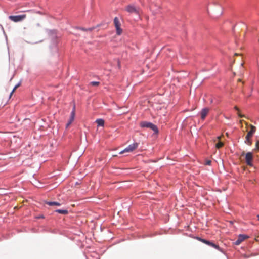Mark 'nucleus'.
<instances>
[{"instance_id":"obj_1","label":"nucleus","mask_w":259,"mask_h":259,"mask_svg":"<svg viewBox=\"0 0 259 259\" xmlns=\"http://www.w3.org/2000/svg\"><path fill=\"white\" fill-rule=\"evenodd\" d=\"M140 126L141 128H147L151 130L153 132L154 135L157 136L159 133L157 126L150 121H141L140 123Z\"/></svg>"},{"instance_id":"obj_2","label":"nucleus","mask_w":259,"mask_h":259,"mask_svg":"<svg viewBox=\"0 0 259 259\" xmlns=\"http://www.w3.org/2000/svg\"><path fill=\"white\" fill-rule=\"evenodd\" d=\"M58 39L57 36L52 37L51 44L49 48L53 55L59 56Z\"/></svg>"},{"instance_id":"obj_3","label":"nucleus","mask_w":259,"mask_h":259,"mask_svg":"<svg viewBox=\"0 0 259 259\" xmlns=\"http://www.w3.org/2000/svg\"><path fill=\"white\" fill-rule=\"evenodd\" d=\"M242 156H245V163L249 166H253V153L252 152H247V153H245L244 152H243L241 154Z\"/></svg>"},{"instance_id":"obj_4","label":"nucleus","mask_w":259,"mask_h":259,"mask_svg":"<svg viewBox=\"0 0 259 259\" xmlns=\"http://www.w3.org/2000/svg\"><path fill=\"white\" fill-rule=\"evenodd\" d=\"M26 17L25 14H20L17 15H10L8 17L9 19L14 22H19L23 21Z\"/></svg>"},{"instance_id":"obj_5","label":"nucleus","mask_w":259,"mask_h":259,"mask_svg":"<svg viewBox=\"0 0 259 259\" xmlns=\"http://www.w3.org/2000/svg\"><path fill=\"white\" fill-rule=\"evenodd\" d=\"M139 145V143L137 142H134L132 144H130L127 147L124 148L123 150L119 152L120 154H123L126 152H131L136 149Z\"/></svg>"},{"instance_id":"obj_6","label":"nucleus","mask_w":259,"mask_h":259,"mask_svg":"<svg viewBox=\"0 0 259 259\" xmlns=\"http://www.w3.org/2000/svg\"><path fill=\"white\" fill-rule=\"evenodd\" d=\"M113 22L116 29V33L117 35H120L122 33V29L121 28V23L117 17L114 18Z\"/></svg>"},{"instance_id":"obj_7","label":"nucleus","mask_w":259,"mask_h":259,"mask_svg":"<svg viewBox=\"0 0 259 259\" xmlns=\"http://www.w3.org/2000/svg\"><path fill=\"white\" fill-rule=\"evenodd\" d=\"M75 117V105L74 104L72 111L70 113L69 119L66 124V128H68L72 123L74 121Z\"/></svg>"},{"instance_id":"obj_8","label":"nucleus","mask_w":259,"mask_h":259,"mask_svg":"<svg viewBox=\"0 0 259 259\" xmlns=\"http://www.w3.org/2000/svg\"><path fill=\"white\" fill-rule=\"evenodd\" d=\"M206 245L212 247V248H215V249L219 250V251L222 252L225 254V252L223 249L221 248L218 244H215L213 241L207 240Z\"/></svg>"},{"instance_id":"obj_9","label":"nucleus","mask_w":259,"mask_h":259,"mask_svg":"<svg viewBox=\"0 0 259 259\" xmlns=\"http://www.w3.org/2000/svg\"><path fill=\"white\" fill-rule=\"evenodd\" d=\"M126 10L130 13H135L136 14H139V11L137 10L135 6L133 5H128L127 6Z\"/></svg>"},{"instance_id":"obj_10","label":"nucleus","mask_w":259,"mask_h":259,"mask_svg":"<svg viewBox=\"0 0 259 259\" xmlns=\"http://www.w3.org/2000/svg\"><path fill=\"white\" fill-rule=\"evenodd\" d=\"M209 111V109L208 107H204L202 109V110L200 112L201 119L202 120H204L205 119L206 116Z\"/></svg>"},{"instance_id":"obj_11","label":"nucleus","mask_w":259,"mask_h":259,"mask_svg":"<svg viewBox=\"0 0 259 259\" xmlns=\"http://www.w3.org/2000/svg\"><path fill=\"white\" fill-rule=\"evenodd\" d=\"M53 212H56L62 215H67L69 213V211L67 208H63L56 209L55 210H54Z\"/></svg>"},{"instance_id":"obj_12","label":"nucleus","mask_w":259,"mask_h":259,"mask_svg":"<svg viewBox=\"0 0 259 259\" xmlns=\"http://www.w3.org/2000/svg\"><path fill=\"white\" fill-rule=\"evenodd\" d=\"M44 202L50 206H60L61 205V204L57 201L45 200Z\"/></svg>"},{"instance_id":"obj_13","label":"nucleus","mask_w":259,"mask_h":259,"mask_svg":"<svg viewBox=\"0 0 259 259\" xmlns=\"http://www.w3.org/2000/svg\"><path fill=\"white\" fill-rule=\"evenodd\" d=\"M249 127H250V130L247 132V135H248V136L251 137L253 136V135H254V134L255 132L256 127L252 125H250Z\"/></svg>"},{"instance_id":"obj_14","label":"nucleus","mask_w":259,"mask_h":259,"mask_svg":"<svg viewBox=\"0 0 259 259\" xmlns=\"http://www.w3.org/2000/svg\"><path fill=\"white\" fill-rule=\"evenodd\" d=\"M95 123L97 124L98 126L103 127L105 124V121L103 118H97L95 120Z\"/></svg>"},{"instance_id":"obj_15","label":"nucleus","mask_w":259,"mask_h":259,"mask_svg":"<svg viewBox=\"0 0 259 259\" xmlns=\"http://www.w3.org/2000/svg\"><path fill=\"white\" fill-rule=\"evenodd\" d=\"M249 236L247 235L244 234H240L238 236V239L240 240V241L242 242L246 238H249Z\"/></svg>"},{"instance_id":"obj_16","label":"nucleus","mask_w":259,"mask_h":259,"mask_svg":"<svg viewBox=\"0 0 259 259\" xmlns=\"http://www.w3.org/2000/svg\"><path fill=\"white\" fill-rule=\"evenodd\" d=\"M195 239H196V240H197L198 241H199L205 244H206V242L207 241V239L203 238H202L201 237H199L198 236H196V237H195Z\"/></svg>"},{"instance_id":"obj_17","label":"nucleus","mask_w":259,"mask_h":259,"mask_svg":"<svg viewBox=\"0 0 259 259\" xmlns=\"http://www.w3.org/2000/svg\"><path fill=\"white\" fill-rule=\"evenodd\" d=\"M234 109L237 112V115L239 117H243L240 110L237 106L234 107Z\"/></svg>"},{"instance_id":"obj_18","label":"nucleus","mask_w":259,"mask_h":259,"mask_svg":"<svg viewBox=\"0 0 259 259\" xmlns=\"http://www.w3.org/2000/svg\"><path fill=\"white\" fill-rule=\"evenodd\" d=\"M46 31L48 32L49 35H52V37L55 35L56 30L54 29H46Z\"/></svg>"},{"instance_id":"obj_19","label":"nucleus","mask_w":259,"mask_h":259,"mask_svg":"<svg viewBox=\"0 0 259 259\" xmlns=\"http://www.w3.org/2000/svg\"><path fill=\"white\" fill-rule=\"evenodd\" d=\"M245 143L249 145H250L251 144V141L250 140V137L248 136V135H246L245 136Z\"/></svg>"},{"instance_id":"obj_20","label":"nucleus","mask_w":259,"mask_h":259,"mask_svg":"<svg viewBox=\"0 0 259 259\" xmlns=\"http://www.w3.org/2000/svg\"><path fill=\"white\" fill-rule=\"evenodd\" d=\"M90 84L92 86L97 87L100 84V82L97 81H92L90 82Z\"/></svg>"},{"instance_id":"obj_21","label":"nucleus","mask_w":259,"mask_h":259,"mask_svg":"<svg viewBox=\"0 0 259 259\" xmlns=\"http://www.w3.org/2000/svg\"><path fill=\"white\" fill-rule=\"evenodd\" d=\"M101 25H102V24H100L97 25L95 27H91L88 28H87V31H92L93 30H94L96 28L99 27H100Z\"/></svg>"},{"instance_id":"obj_22","label":"nucleus","mask_w":259,"mask_h":259,"mask_svg":"<svg viewBox=\"0 0 259 259\" xmlns=\"http://www.w3.org/2000/svg\"><path fill=\"white\" fill-rule=\"evenodd\" d=\"M204 164L205 165H209L210 166L211 165V161L209 159H206L205 161Z\"/></svg>"},{"instance_id":"obj_23","label":"nucleus","mask_w":259,"mask_h":259,"mask_svg":"<svg viewBox=\"0 0 259 259\" xmlns=\"http://www.w3.org/2000/svg\"><path fill=\"white\" fill-rule=\"evenodd\" d=\"M45 218V215L42 214H40L35 216V219H44Z\"/></svg>"},{"instance_id":"obj_24","label":"nucleus","mask_w":259,"mask_h":259,"mask_svg":"<svg viewBox=\"0 0 259 259\" xmlns=\"http://www.w3.org/2000/svg\"><path fill=\"white\" fill-rule=\"evenodd\" d=\"M76 29H78V30H82L83 31H84V32L87 31V29L86 28L82 27H77Z\"/></svg>"},{"instance_id":"obj_25","label":"nucleus","mask_w":259,"mask_h":259,"mask_svg":"<svg viewBox=\"0 0 259 259\" xmlns=\"http://www.w3.org/2000/svg\"><path fill=\"white\" fill-rule=\"evenodd\" d=\"M241 243V242L240 241V240H238V239H237V240H236L233 243L234 245H239L240 243Z\"/></svg>"},{"instance_id":"obj_26","label":"nucleus","mask_w":259,"mask_h":259,"mask_svg":"<svg viewBox=\"0 0 259 259\" xmlns=\"http://www.w3.org/2000/svg\"><path fill=\"white\" fill-rule=\"evenodd\" d=\"M21 84V82H19L18 83H17L14 87V88H13V91H14L15 90H16L18 87H19Z\"/></svg>"},{"instance_id":"obj_27","label":"nucleus","mask_w":259,"mask_h":259,"mask_svg":"<svg viewBox=\"0 0 259 259\" xmlns=\"http://www.w3.org/2000/svg\"><path fill=\"white\" fill-rule=\"evenodd\" d=\"M35 13L37 14H38L39 15H44V13L40 11H35Z\"/></svg>"},{"instance_id":"obj_28","label":"nucleus","mask_w":259,"mask_h":259,"mask_svg":"<svg viewBox=\"0 0 259 259\" xmlns=\"http://www.w3.org/2000/svg\"><path fill=\"white\" fill-rule=\"evenodd\" d=\"M0 26L1 27V28H2V30H3V33L4 34V35H5V37H6V40H7V35H6V34L5 32V31H4V28H3V26H2V25H1V24H0Z\"/></svg>"},{"instance_id":"obj_29","label":"nucleus","mask_w":259,"mask_h":259,"mask_svg":"<svg viewBox=\"0 0 259 259\" xmlns=\"http://www.w3.org/2000/svg\"><path fill=\"white\" fill-rule=\"evenodd\" d=\"M117 67H118V69L121 68V64H120V62L119 60L117 61Z\"/></svg>"},{"instance_id":"obj_30","label":"nucleus","mask_w":259,"mask_h":259,"mask_svg":"<svg viewBox=\"0 0 259 259\" xmlns=\"http://www.w3.org/2000/svg\"><path fill=\"white\" fill-rule=\"evenodd\" d=\"M188 237H189L190 238H193V239H195V237H196V236H194L192 234H189V235H188Z\"/></svg>"},{"instance_id":"obj_31","label":"nucleus","mask_w":259,"mask_h":259,"mask_svg":"<svg viewBox=\"0 0 259 259\" xmlns=\"http://www.w3.org/2000/svg\"><path fill=\"white\" fill-rule=\"evenodd\" d=\"M49 232L52 233H55V230H51V229H50Z\"/></svg>"},{"instance_id":"obj_32","label":"nucleus","mask_w":259,"mask_h":259,"mask_svg":"<svg viewBox=\"0 0 259 259\" xmlns=\"http://www.w3.org/2000/svg\"><path fill=\"white\" fill-rule=\"evenodd\" d=\"M14 91H13V90H12V91L10 93V95H9V98H11V96L12 95V94H13V92H14Z\"/></svg>"},{"instance_id":"obj_33","label":"nucleus","mask_w":259,"mask_h":259,"mask_svg":"<svg viewBox=\"0 0 259 259\" xmlns=\"http://www.w3.org/2000/svg\"><path fill=\"white\" fill-rule=\"evenodd\" d=\"M256 146L257 148L259 149V143L258 142L256 143Z\"/></svg>"},{"instance_id":"obj_34","label":"nucleus","mask_w":259,"mask_h":259,"mask_svg":"<svg viewBox=\"0 0 259 259\" xmlns=\"http://www.w3.org/2000/svg\"><path fill=\"white\" fill-rule=\"evenodd\" d=\"M42 41V40H40L39 41L35 42L34 44H37V43L41 42Z\"/></svg>"},{"instance_id":"obj_35","label":"nucleus","mask_w":259,"mask_h":259,"mask_svg":"<svg viewBox=\"0 0 259 259\" xmlns=\"http://www.w3.org/2000/svg\"><path fill=\"white\" fill-rule=\"evenodd\" d=\"M225 118L227 119H230V117H227V116H225Z\"/></svg>"},{"instance_id":"obj_36","label":"nucleus","mask_w":259,"mask_h":259,"mask_svg":"<svg viewBox=\"0 0 259 259\" xmlns=\"http://www.w3.org/2000/svg\"><path fill=\"white\" fill-rule=\"evenodd\" d=\"M189 234H188V233H185L184 234V235H186V236H188Z\"/></svg>"},{"instance_id":"obj_37","label":"nucleus","mask_w":259,"mask_h":259,"mask_svg":"<svg viewBox=\"0 0 259 259\" xmlns=\"http://www.w3.org/2000/svg\"><path fill=\"white\" fill-rule=\"evenodd\" d=\"M79 183L78 182H76L75 183V185H79Z\"/></svg>"},{"instance_id":"obj_38","label":"nucleus","mask_w":259,"mask_h":259,"mask_svg":"<svg viewBox=\"0 0 259 259\" xmlns=\"http://www.w3.org/2000/svg\"><path fill=\"white\" fill-rule=\"evenodd\" d=\"M257 220L259 221V214L257 215Z\"/></svg>"},{"instance_id":"obj_39","label":"nucleus","mask_w":259,"mask_h":259,"mask_svg":"<svg viewBox=\"0 0 259 259\" xmlns=\"http://www.w3.org/2000/svg\"><path fill=\"white\" fill-rule=\"evenodd\" d=\"M245 257L246 258L248 257V256H246V255H245Z\"/></svg>"},{"instance_id":"obj_40","label":"nucleus","mask_w":259,"mask_h":259,"mask_svg":"<svg viewBox=\"0 0 259 259\" xmlns=\"http://www.w3.org/2000/svg\"><path fill=\"white\" fill-rule=\"evenodd\" d=\"M98 259H100V258H98Z\"/></svg>"}]
</instances>
